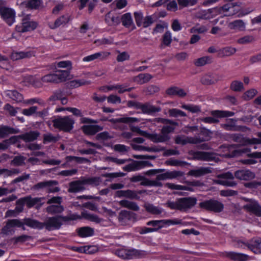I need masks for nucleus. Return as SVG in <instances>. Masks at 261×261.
<instances>
[{
    "mask_svg": "<svg viewBox=\"0 0 261 261\" xmlns=\"http://www.w3.org/2000/svg\"><path fill=\"white\" fill-rule=\"evenodd\" d=\"M148 165L150 166L151 164L146 161H134L123 168L124 170L130 172L139 170Z\"/></svg>",
    "mask_w": 261,
    "mask_h": 261,
    "instance_id": "nucleus-12",
    "label": "nucleus"
},
{
    "mask_svg": "<svg viewBox=\"0 0 261 261\" xmlns=\"http://www.w3.org/2000/svg\"><path fill=\"white\" fill-rule=\"evenodd\" d=\"M54 123L56 127L64 131H69L73 128L74 120L69 117H65L56 119Z\"/></svg>",
    "mask_w": 261,
    "mask_h": 261,
    "instance_id": "nucleus-4",
    "label": "nucleus"
},
{
    "mask_svg": "<svg viewBox=\"0 0 261 261\" xmlns=\"http://www.w3.org/2000/svg\"><path fill=\"white\" fill-rule=\"evenodd\" d=\"M33 51L13 52L12 53L11 58L13 60H17L21 59L30 58L34 56Z\"/></svg>",
    "mask_w": 261,
    "mask_h": 261,
    "instance_id": "nucleus-24",
    "label": "nucleus"
},
{
    "mask_svg": "<svg viewBox=\"0 0 261 261\" xmlns=\"http://www.w3.org/2000/svg\"><path fill=\"white\" fill-rule=\"evenodd\" d=\"M23 226V222L18 219L9 220L6 226L3 228L2 231L4 234H8L14 227H20Z\"/></svg>",
    "mask_w": 261,
    "mask_h": 261,
    "instance_id": "nucleus-11",
    "label": "nucleus"
},
{
    "mask_svg": "<svg viewBox=\"0 0 261 261\" xmlns=\"http://www.w3.org/2000/svg\"><path fill=\"white\" fill-rule=\"evenodd\" d=\"M0 67L7 70H9L11 68L7 58L1 55H0Z\"/></svg>",
    "mask_w": 261,
    "mask_h": 261,
    "instance_id": "nucleus-54",
    "label": "nucleus"
},
{
    "mask_svg": "<svg viewBox=\"0 0 261 261\" xmlns=\"http://www.w3.org/2000/svg\"><path fill=\"white\" fill-rule=\"evenodd\" d=\"M110 55V52L101 51L97 52L93 54L85 57L83 59V61L85 62H89L96 59L103 60L109 57Z\"/></svg>",
    "mask_w": 261,
    "mask_h": 261,
    "instance_id": "nucleus-16",
    "label": "nucleus"
},
{
    "mask_svg": "<svg viewBox=\"0 0 261 261\" xmlns=\"http://www.w3.org/2000/svg\"><path fill=\"white\" fill-rule=\"evenodd\" d=\"M226 256L236 261H246L248 259V256L247 255L234 252H227Z\"/></svg>",
    "mask_w": 261,
    "mask_h": 261,
    "instance_id": "nucleus-29",
    "label": "nucleus"
},
{
    "mask_svg": "<svg viewBox=\"0 0 261 261\" xmlns=\"http://www.w3.org/2000/svg\"><path fill=\"white\" fill-rule=\"evenodd\" d=\"M257 90L255 89H249L244 93L243 97L245 100H250L252 99L257 94Z\"/></svg>",
    "mask_w": 261,
    "mask_h": 261,
    "instance_id": "nucleus-46",
    "label": "nucleus"
},
{
    "mask_svg": "<svg viewBox=\"0 0 261 261\" xmlns=\"http://www.w3.org/2000/svg\"><path fill=\"white\" fill-rule=\"evenodd\" d=\"M118 197H125L131 199H138V194L134 191L131 190L119 191L116 193Z\"/></svg>",
    "mask_w": 261,
    "mask_h": 261,
    "instance_id": "nucleus-35",
    "label": "nucleus"
},
{
    "mask_svg": "<svg viewBox=\"0 0 261 261\" xmlns=\"http://www.w3.org/2000/svg\"><path fill=\"white\" fill-rule=\"evenodd\" d=\"M221 149H223L224 151L226 152L224 153H222L220 155L226 156V157H233L242 153H245L249 151L247 149L244 150H234L233 146H222Z\"/></svg>",
    "mask_w": 261,
    "mask_h": 261,
    "instance_id": "nucleus-14",
    "label": "nucleus"
},
{
    "mask_svg": "<svg viewBox=\"0 0 261 261\" xmlns=\"http://www.w3.org/2000/svg\"><path fill=\"white\" fill-rule=\"evenodd\" d=\"M147 225L152 226L153 228L144 227L141 229L140 231L141 234H145L157 231L158 229L164 227L163 220H153L147 223Z\"/></svg>",
    "mask_w": 261,
    "mask_h": 261,
    "instance_id": "nucleus-10",
    "label": "nucleus"
},
{
    "mask_svg": "<svg viewBox=\"0 0 261 261\" xmlns=\"http://www.w3.org/2000/svg\"><path fill=\"white\" fill-rule=\"evenodd\" d=\"M23 225L25 224L28 226L33 228L41 229L44 227V224L35 220L27 218L23 221Z\"/></svg>",
    "mask_w": 261,
    "mask_h": 261,
    "instance_id": "nucleus-33",
    "label": "nucleus"
},
{
    "mask_svg": "<svg viewBox=\"0 0 261 261\" xmlns=\"http://www.w3.org/2000/svg\"><path fill=\"white\" fill-rule=\"evenodd\" d=\"M218 11L219 9L217 7L208 9L206 11H204L202 12V18L207 19H211L214 17L219 15Z\"/></svg>",
    "mask_w": 261,
    "mask_h": 261,
    "instance_id": "nucleus-37",
    "label": "nucleus"
},
{
    "mask_svg": "<svg viewBox=\"0 0 261 261\" xmlns=\"http://www.w3.org/2000/svg\"><path fill=\"white\" fill-rule=\"evenodd\" d=\"M164 227L171 225L181 224L182 221L178 219H173L170 220H163Z\"/></svg>",
    "mask_w": 261,
    "mask_h": 261,
    "instance_id": "nucleus-49",
    "label": "nucleus"
},
{
    "mask_svg": "<svg viewBox=\"0 0 261 261\" xmlns=\"http://www.w3.org/2000/svg\"><path fill=\"white\" fill-rule=\"evenodd\" d=\"M133 213L126 211H122L119 216V222L121 223L122 225H126L128 223V221L130 220Z\"/></svg>",
    "mask_w": 261,
    "mask_h": 261,
    "instance_id": "nucleus-32",
    "label": "nucleus"
},
{
    "mask_svg": "<svg viewBox=\"0 0 261 261\" xmlns=\"http://www.w3.org/2000/svg\"><path fill=\"white\" fill-rule=\"evenodd\" d=\"M259 139H244V145L261 144V132L258 134Z\"/></svg>",
    "mask_w": 261,
    "mask_h": 261,
    "instance_id": "nucleus-50",
    "label": "nucleus"
},
{
    "mask_svg": "<svg viewBox=\"0 0 261 261\" xmlns=\"http://www.w3.org/2000/svg\"><path fill=\"white\" fill-rule=\"evenodd\" d=\"M200 206L207 210L216 212H221L224 208L223 204L215 200H207L200 203Z\"/></svg>",
    "mask_w": 261,
    "mask_h": 261,
    "instance_id": "nucleus-8",
    "label": "nucleus"
},
{
    "mask_svg": "<svg viewBox=\"0 0 261 261\" xmlns=\"http://www.w3.org/2000/svg\"><path fill=\"white\" fill-rule=\"evenodd\" d=\"M102 129V127L98 125H87L82 127L83 131L87 135H94Z\"/></svg>",
    "mask_w": 261,
    "mask_h": 261,
    "instance_id": "nucleus-25",
    "label": "nucleus"
},
{
    "mask_svg": "<svg viewBox=\"0 0 261 261\" xmlns=\"http://www.w3.org/2000/svg\"><path fill=\"white\" fill-rule=\"evenodd\" d=\"M145 207L147 212L153 214H159L162 213L161 210L150 204H146Z\"/></svg>",
    "mask_w": 261,
    "mask_h": 261,
    "instance_id": "nucleus-53",
    "label": "nucleus"
},
{
    "mask_svg": "<svg viewBox=\"0 0 261 261\" xmlns=\"http://www.w3.org/2000/svg\"><path fill=\"white\" fill-rule=\"evenodd\" d=\"M159 121H161L165 123H169L170 124V126H165L163 127L162 130V134H163L164 135H168V134L173 131V130L175 129V125H177L176 123L172 122L169 120L159 119Z\"/></svg>",
    "mask_w": 261,
    "mask_h": 261,
    "instance_id": "nucleus-27",
    "label": "nucleus"
},
{
    "mask_svg": "<svg viewBox=\"0 0 261 261\" xmlns=\"http://www.w3.org/2000/svg\"><path fill=\"white\" fill-rule=\"evenodd\" d=\"M228 27L230 30L236 31H243L245 30L246 25L242 20H236L229 22Z\"/></svg>",
    "mask_w": 261,
    "mask_h": 261,
    "instance_id": "nucleus-21",
    "label": "nucleus"
},
{
    "mask_svg": "<svg viewBox=\"0 0 261 261\" xmlns=\"http://www.w3.org/2000/svg\"><path fill=\"white\" fill-rule=\"evenodd\" d=\"M21 5L27 8L36 9L41 4L40 0H22Z\"/></svg>",
    "mask_w": 261,
    "mask_h": 261,
    "instance_id": "nucleus-39",
    "label": "nucleus"
},
{
    "mask_svg": "<svg viewBox=\"0 0 261 261\" xmlns=\"http://www.w3.org/2000/svg\"><path fill=\"white\" fill-rule=\"evenodd\" d=\"M166 93L170 95H177L181 97L187 95V92L184 90L177 87L169 88L167 89Z\"/></svg>",
    "mask_w": 261,
    "mask_h": 261,
    "instance_id": "nucleus-30",
    "label": "nucleus"
},
{
    "mask_svg": "<svg viewBox=\"0 0 261 261\" xmlns=\"http://www.w3.org/2000/svg\"><path fill=\"white\" fill-rule=\"evenodd\" d=\"M119 203L122 206L127 207L134 211H138L139 210V207L138 205L134 202L123 200L120 201Z\"/></svg>",
    "mask_w": 261,
    "mask_h": 261,
    "instance_id": "nucleus-41",
    "label": "nucleus"
},
{
    "mask_svg": "<svg viewBox=\"0 0 261 261\" xmlns=\"http://www.w3.org/2000/svg\"><path fill=\"white\" fill-rule=\"evenodd\" d=\"M68 70H56V75L58 77V82L65 81L70 79L69 71Z\"/></svg>",
    "mask_w": 261,
    "mask_h": 261,
    "instance_id": "nucleus-38",
    "label": "nucleus"
},
{
    "mask_svg": "<svg viewBox=\"0 0 261 261\" xmlns=\"http://www.w3.org/2000/svg\"><path fill=\"white\" fill-rule=\"evenodd\" d=\"M130 56L127 52H119V54L117 57V61L118 62H123L128 60L129 59Z\"/></svg>",
    "mask_w": 261,
    "mask_h": 261,
    "instance_id": "nucleus-60",
    "label": "nucleus"
},
{
    "mask_svg": "<svg viewBox=\"0 0 261 261\" xmlns=\"http://www.w3.org/2000/svg\"><path fill=\"white\" fill-rule=\"evenodd\" d=\"M211 114L213 117L204 118L203 119V121L209 123L218 122L219 121L218 120V118H224L231 116L233 115L234 113L229 111L217 110L212 111L211 112Z\"/></svg>",
    "mask_w": 261,
    "mask_h": 261,
    "instance_id": "nucleus-6",
    "label": "nucleus"
},
{
    "mask_svg": "<svg viewBox=\"0 0 261 261\" xmlns=\"http://www.w3.org/2000/svg\"><path fill=\"white\" fill-rule=\"evenodd\" d=\"M248 248L255 253H261V239H253L248 245Z\"/></svg>",
    "mask_w": 261,
    "mask_h": 261,
    "instance_id": "nucleus-22",
    "label": "nucleus"
},
{
    "mask_svg": "<svg viewBox=\"0 0 261 261\" xmlns=\"http://www.w3.org/2000/svg\"><path fill=\"white\" fill-rule=\"evenodd\" d=\"M37 26V23L36 22L23 19L22 23L16 26V30L19 32L31 31L35 29Z\"/></svg>",
    "mask_w": 261,
    "mask_h": 261,
    "instance_id": "nucleus-9",
    "label": "nucleus"
},
{
    "mask_svg": "<svg viewBox=\"0 0 261 261\" xmlns=\"http://www.w3.org/2000/svg\"><path fill=\"white\" fill-rule=\"evenodd\" d=\"M236 51L235 48L228 46L223 48L221 50L222 54L223 56H229L234 54Z\"/></svg>",
    "mask_w": 261,
    "mask_h": 261,
    "instance_id": "nucleus-59",
    "label": "nucleus"
},
{
    "mask_svg": "<svg viewBox=\"0 0 261 261\" xmlns=\"http://www.w3.org/2000/svg\"><path fill=\"white\" fill-rule=\"evenodd\" d=\"M180 7H185L193 6L196 4L197 0H177Z\"/></svg>",
    "mask_w": 261,
    "mask_h": 261,
    "instance_id": "nucleus-57",
    "label": "nucleus"
},
{
    "mask_svg": "<svg viewBox=\"0 0 261 261\" xmlns=\"http://www.w3.org/2000/svg\"><path fill=\"white\" fill-rule=\"evenodd\" d=\"M196 203V199L195 198H186L178 199L180 210H185L187 208L193 206Z\"/></svg>",
    "mask_w": 261,
    "mask_h": 261,
    "instance_id": "nucleus-18",
    "label": "nucleus"
},
{
    "mask_svg": "<svg viewBox=\"0 0 261 261\" xmlns=\"http://www.w3.org/2000/svg\"><path fill=\"white\" fill-rule=\"evenodd\" d=\"M169 115L172 117H177L179 116H186V114L185 112L177 109H172L169 111Z\"/></svg>",
    "mask_w": 261,
    "mask_h": 261,
    "instance_id": "nucleus-61",
    "label": "nucleus"
},
{
    "mask_svg": "<svg viewBox=\"0 0 261 261\" xmlns=\"http://www.w3.org/2000/svg\"><path fill=\"white\" fill-rule=\"evenodd\" d=\"M233 179V174L228 172L221 175L220 178L217 180V182L222 185L232 187L236 185V183L232 180Z\"/></svg>",
    "mask_w": 261,
    "mask_h": 261,
    "instance_id": "nucleus-13",
    "label": "nucleus"
},
{
    "mask_svg": "<svg viewBox=\"0 0 261 261\" xmlns=\"http://www.w3.org/2000/svg\"><path fill=\"white\" fill-rule=\"evenodd\" d=\"M210 172V170L208 168H201L196 170H191L190 173L191 175L197 177Z\"/></svg>",
    "mask_w": 261,
    "mask_h": 261,
    "instance_id": "nucleus-44",
    "label": "nucleus"
},
{
    "mask_svg": "<svg viewBox=\"0 0 261 261\" xmlns=\"http://www.w3.org/2000/svg\"><path fill=\"white\" fill-rule=\"evenodd\" d=\"M145 137L150 139L154 142H163L168 140L170 137L166 135H158L156 134H149L146 132Z\"/></svg>",
    "mask_w": 261,
    "mask_h": 261,
    "instance_id": "nucleus-20",
    "label": "nucleus"
},
{
    "mask_svg": "<svg viewBox=\"0 0 261 261\" xmlns=\"http://www.w3.org/2000/svg\"><path fill=\"white\" fill-rule=\"evenodd\" d=\"M43 82H58V77L56 74H47L42 77Z\"/></svg>",
    "mask_w": 261,
    "mask_h": 261,
    "instance_id": "nucleus-48",
    "label": "nucleus"
},
{
    "mask_svg": "<svg viewBox=\"0 0 261 261\" xmlns=\"http://www.w3.org/2000/svg\"><path fill=\"white\" fill-rule=\"evenodd\" d=\"M5 96L11 99L16 101L17 102H21L23 100L22 94L15 90H7L4 92Z\"/></svg>",
    "mask_w": 261,
    "mask_h": 261,
    "instance_id": "nucleus-26",
    "label": "nucleus"
},
{
    "mask_svg": "<svg viewBox=\"0 0 261 261\" xmlns=\"http://www.w3.org/2000/svg\"><path fill=\"white\" fill-rule=\"evenodd\" d=\"M219 14L221 16H230L237 15L241 17L249 14L251 11L242 9L240 5L233 4H226L223 7H217Z\"/></svg>",
    "mask_w": 261,
    "mask_h": 261,
    "instance_id": "nucleus-1",
    "label": "nucleus"
},
{
    "mask_svg": "<svg viewBox=\"0 0 261 261\" xmlns=\"http://www.w3.org/2000/svg\"><path fill=\"white\" fill-rule=\"evenodd\" d=\"M134 16L137 24L141 27L144 18L142 13L140 11L136 12L134 13Z\"/></svg>",
    "mask_w": 261,
    "mask_h": 261,
    "instance_id": "nucleus-63",
    "label": "nucleus"
},
{
    "mask_svg": "<svg viewBox=\"0 0 261 261\" xmlns=\"http://www.w3.org/2000/svg\"><path fill=\"white\" fill-rule=\"evenodd\" d=\"M69 21V16L68 15H63L55 21L48 22V26L51 29H55L61 25L66 24Z\"/></svg>",
    "mask_w": 261,
    "mask_h": 261,
    "instance_id": "nucleus-17",
    "label": "nucleus"
},
{
    "mask_svg": "<svg viewBox=\"0 0 261 261\" xmlns=\"http://www.w3.org/2000/svg\"><path fill=\"white\" fill-rule=\"evenodd\" d=\"M77 233L81 237H89L94 234V230L89 227H83L77 230Z\"/></svg>",
    "mask_w": 261,
    "mask_h": 261,
    "instance_id": "nucleus-36",
    "label": "nucleus"
},
{
    "mask_svg": "<svg viewBox=\"0 0 261 261\" xmlns=\"http://www.w3.org/2000/svg\"><path fill=\"white\" fill-rule=\"evenodd\" d=\"M85 253L93 254L98 251L99 248L97 245H87L85 246Z\"/></svg>",
    "mask_w": 261,
    "mask_h": 261,
    "instance_id": "nucleus-58",
    "label": "nucleus"
},
{
    "mask_svg": "<svg viewBox=\"0 0 261 261\" xmlns=\"http://www.w3.org/2000/svg\"><path fill=\"white\" fill-rule=\"evenodd\" d=\"M62 219L60 217H53L49 218L45 223L46 229L48 230H53L58 229L61 225Z\"/></svg>",
    "mask_w": 261,
    "mask_h": 261,
    "instance_id": "nucleus-15",
    "label": "nucleus"
},
{
    "mask_svg": "<svg viewBox=\"0 0 261 261\" xmlns=\"http://www.w3.org/2000/svg\"><path fill=\"white\" fill-rule=\"evenodd\" d=\"M89 82L82 79L75 80L70 82V85L73 87H78L79 86L88 84Z\"/></svg>",
    "mask_w": 261,
    "mask_h": 261,
    "instance_id": "nucleus-62",
    "label": "nucleus"
},
{
    "mask_svg": "<svg viewBox=\"0 0 261 261\" xmlns=\"http://www.w3.org/2000/svg\"><path fill=\"white\" fill-rule=\"evenodd\" d=\"M235 176L241 180H248L254 178L255 175L249 170H242L236 172Z\"/></svg>",
    "mask_w": 261,
    "mask_h": 261,
    "instance_id": "nucleus-19",
    "label": "nucleus"
},
{
    "mask_svg": "<svg viewBox=\"0 0 261 261\" xmlns=\"http://www.w3.org/2000/svg\"><path fill=\"white\" fill-rule=\"evenodd\" d=\"M38 135L37 132H31L22 135L21 138L25 141H31L36 139Z\"/></svg>",
    "mask_w": 261,
    "mask_h": 261,
    "instance_id": "nucleus-47",
    "label": "nucleus"
},
{
    "mask_svg": "<svg viewBox=\"0 0 261 261\" xmlns=\"http://www.w3.org/2000/svg\"><path fill=\"white\" fill-rule=\"evenodd\" d=\"M245 207L250 212L258 216H261V207L256 201H252L245 205Z\"/></svg>",
    "mask_w": 261,
    "mask_h": 261,
    "instance_id": "nucleus-28",
    "label": "nucleus"
},
{
    "mask_svg": "<svg viewBox=\"0 0 261 261\" xmlns=\"http://www.w3.org/2000/svg\"><path fill=\"white\" fill-rule=\"evenodd\" d=\"M85 184H86L85 181L83 182L81 181H76L71 182L70 185L69 191L70 192H80L85 189Z\"/></svg>",
    "mask_w": 261,
    "mask_h": 261,
    "instance_id": "nucleus-34",
    "label": "nucleus"
},
{
    "mask_svg": "<svg viewBox=\"0 0 261 261\" xmlns=\"http://www.w3.org/2000/svg\"><path fill=\"white\" fill-rule=\"evenodd\" d=\"M61 202V197H54L48 200L47 203L53 204L47 207V212L52 214L61 213L64 208L60 205Z\"/></svg>",
    "mask_w": 261,
    "mask_h": 261,
    "instance_id": "nucleus-5",
    "label": "nucleus"
},
{
    "mask_svg": "<svg viewBox=\"0 0 261 261\" xmlns=\"http://www.w3.org/2000/svg\"><path fill=\"white\" fill-rule=\"evenodd\" d=\"M222 127L226 130H236L238 127L236 125V122L232 119L227 120V122L222 124Z\"/></svg>",
    "mask_w": 261,
    "mask_h": 261,
    "instance_id": "nucleus-43",
    "label": "nucleus"
},
{
    "mask_svg": "<svg viewBox=\"0 0 261 261\" xmlns=\"http://www.w3.org/2000/svg\"><path fill=\"white\" fill-rule=\"evenodd\" d=\"M106 20L109 25H117L120 22L119 19L118 17H111L109 14L106 16Z\"/></svg>",
    "mask_w": 261,
    "mask_h": 261,
    "instance_id": "nucleus-56",
    "label": "nucleus"
},
{
    "mask_svg": "<svg viewBox=\"0 0 261 261\" xmlns=\"http://www.w3.org/2000/svg\"><path fill=\"white\" fill-rule=\"evenodd\" d=\"M121 21L124 27L130 28L132 30L135 28V25L130 13H126L123 14L121 17Z\"/></svg>",
    "mask_w": 261,
    "mask_h": 261,
    "instance_id": "nucleus-23",
    "label": "nucleus"
},
{
    "mask_svg": "<svg viewBox=\"0 0 261 261\" xmlns=\"http://www.w3.org/2000/svg\"><path fill=\"white\" fill-rule=\"evenodd\" d=\"M211 58L208 57H203L197 59L195 61V64L197 66H201L211 62Z\"/></svg>",
    "mask_w": 261,
    "mask_h": 261,
    "instance_id": "nucleus-51",
    "label": "nucleus"
},
{
    "mask_svg": "<svg viewBox=\"0 0 261 261\" xmlns=\"http://www.w3.org/2000/svg\"><path fill=\"white\" fill-rule=\"evenodd\" d=\"M116 254L120 258L123 259H131L135 257H139L142 255L144 253L134 249H126L122 248L117 250Z\"/></svg>",
    "mask_w": 261,
    "mask_h": 261,
    "instance_id": "nucleus-3",
    "label": "nucleus"
},
{
    "mask_svg": "<svg viewBox=\"0 0 261 261\" xmlns=\"http://www.w3.org/2000/svg\"><path fill=\"white\" fill-rule=\"evenodd\" d=\"M13 133V129L10 127L6 126H0V138L5 137L9 134Z\"/></svg>",
    "mask_w": 261,
    "mask_h": 261,
    "instance_id": "nucleus-52",
    "label": "nucleus"
},
{
    "mask_svg": "<svg viewBox=\"0 0 261 261\" xmlns=\"http://www.w3.org/2000/svg\"><path fill=\"white\" fill-rule=\"evenodd\" d=\"M37 110V107L33 106L28 109L22 110V113L25 116H31L34 114L36 112Z\"/></svg>",
    "mask_w": 261,
    "mask_h": 261,
    "instance_id": "nucleus-64",
    "label": "nucleus"
},
{
    "mask_svg": "<svg viewBox=\"0 0 261 261\" xmlns=\"http://www.w3.org/2000/svg\"><path fill=\"white\" fill-rule=\"evenodd\" d=\"M43 199V198H42L26 197L19 199L17 201V204H21V205L25 204L28 207L35 206L36 208L38 209L43 203V202H42Z\"/></svg>",
    "mask_w": 261,
    "mask_h": 261,
    "instance_id": "nucleus-7",
    "label": "nucleus"
},
{
    "mask_svg": "<svg viewBox=\"0 0 261 261\" xmlns=\"http://www.w3.org/2000/svg\"><path fill=\"white\" fill-rule=\"evenodd\" d=\"M230 89L236 92H240L244 89L243 84L239 81H233L230 84Z\"/></svg>",
    "mask_w": 261,
    "mask_h": 261,
    "instance_id": "nucleus-42",
    "label": "nucleus"
},
{
    "mask_svg": "<svg viewBox=\"0 0 261 261\" xmlns=\"http://www.w3.org/2000/svg\"><path fill=\"white\" fill-rule=\"evenodd\" d=\"M57 182L55 181L40 182L37 186L38 188L47 187V190L50 192H55L59 191L58 188L56 186Z\"/></svg>",
    "mask_w": 261,
    "mask_h": 261,
    "instance_id": "nucleus-31",
    "label": "nucleus"
},
{
    "mask_svg": "<svg viewBox=\"0 0 261 261\" xmlns=\"http://www.w3.org/2000/svg\"><path fill=\"white\" fill-rule=\"evenodd\" d=\"M5 1H0V15L2 19L9 25L14 23L16 13L12 8L5 6Z\"/></svg>",
    "mask_w": 261,
    "mask_h": 261,
    "instance_id": "nucleus-2",
    "label": "nucleus"
},
{
    "mask_svg": "<svg viewBox=\"0 0 261 261\" xmlns=\"http://www.w3.org/2000/svg\"><path fill=\"white\" fill-rule=\"evenodd\" d=\"M151 78L152 76L149 74H140L135 78V81L140 84H143L149 81Z\"/></svg>",
    "mask_w": 261,
    "mask_h": 261,
    "instance_id": "nucleus-45",
    "label": "nucleus"
},
{
    "mask_svg": "<svg viewBox=\"0 0 261 261\" xmlns=\"http://www.w3.org/2000/svg\"><path fill=\"white\" fill-rule=\"evenodd\" d=\"M72 62L69 60L62 61L56 62L54 64L56 70H58V68H66L67 70H71L72 69Z\"/></svg>",
    "mask_w": 261,
    "mask_h": 261,
    "instance_id": "nucleus-40",
    "label": "nucleus"
},
{
    "mask_svg": "<svg viewBox=\"0 0 261 261\" xmlns=\"http://www.w3.org/2000/svg\"><path fill=\"white\" fill-rule=\"evenodd\" d=\"M181 108L192 113L199 112L200 110L198 106L192 105H182Z\"/></svg>",
    "mask_w": 261,
    "mask_h": 261,
    "instance_id": "nucleus-55",
    "label": "nucleus"
}]
</instances>
